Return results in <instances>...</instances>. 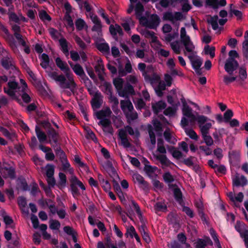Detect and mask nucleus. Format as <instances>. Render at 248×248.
I'll return each instance as SVG.
<instances>
[{"label": "nucleus", "mask_w": 248, "mask_h": 248, "mask_svg": "<svg viewBox=\"0 0 248 248\" xmlns=\"http://www.w3.org/2000/svg\"><path fill=\"white\" fill-rule=\"evenodd\" d=\"M55 62L57 66L64 72L65 75L58 74L56 72H50L47 74L48 77L57 82L62 89H69L73 93H74L77 90V85L68 65L59 57L56 59Z\"/></svg>", "instance_id": "obj_1"}, {"label": "nucleus", "mask_w": 248, "mask_h": 248, "mask_svg": "<svg viewBox=\"0 0 248 248\" xmlns=\"http://www.w3.org/2000/svg\"><path fill=\"white\" fill-rule=\"evenodd\" d=\"M181 42L185 46L184 54L186 55V52L193 53L195 50V46L191 40V39L186 34V29L183 27L180 30Z\"/></svg>", "instance_id": "obj_2"}, {"label": "nucleus", "mask_w": 248, "mask_h": 248, "mask_svg": "<svg viewBox=\"0 0 248 248\" xmlns=\"http://www.w3.org/2000/svg\"><path fill=\"white\" fill-rule=\"evenodd\" d=\"M160 23L159 17L156 14L150 15L148 18L146 17L140 18V24L150 29H156Z\"/></svg>", "instance_id": "obj_3"}, {"label": "nucleus", "mask_w": 248, "mask_h": 248, "mask_svg": "<svg viewBox=\"0 0 248 248\" xmlns=\"http://www.w3.org/2000/svg\"><path fill=\"white\" fill-rule=\"evenodd\" d=\"M21 86L14 81H10L8 83V87L4 88V92L9 96L16 98L18 93L21 92Z\"/></svg>", "instance_id": "obj_4"}, {"label": "nucleus", "mask_w": 248, "mask_h": 248, "mask_svg": "<svg viewBox=\"0 0 248 248\" xmlns=\"http://www.w3.org/2000/svg\"><path fill=\"white\" fill-rule=\"evenodd\" d=\"M207 120V117L203 115L197 116V121L199 124L202 135L209 134V130L212 126V124L211 123H205Z\"/></svg>", "instance_id": "obj_5"}, {"label": "nucleus", "mask_w": 248, "mask_h": 248, "mask_svg": "<svg viewBox=\"0 0 248 248\" xmlns=\"http://www.w3.org/2000/svg\"><path fill=\"white\" fill-rule=\"evenodd\" d=\"M183 18V16L180 12H176L174 13L170 12H166L163 13L162 19L163 20H168L170 21L172 24H175L179 28V23L176 22L181 20Z\"/></svg>", "instance_id": "obj_6"}, {"label": "nucleus", "mask_w": 248, "mask_h": 248, "mask_svg": "<svg viewBox=\"0 0 248 248\" xmlns=\"http://www.w3.org/2000/svg\"><path fill=\"white\" fill-rule=\"evenodd\" d=\"M238 63L234 59L228 58L225 64L224 69L229 75H231L233 72L238 68Z\"/></svg>", "instance_id": "obj_7"}, {"label": "nucleus", "mask_w": 248, "mask_h": 248, "mask_svg": "<svg viewBox=\"0 0 248 248\" xmlns=\"http://www.w3.org/2000/svg\"><path fill=\"white\" fill-rule=\"evenodd\" d=\"M20 83L22 84L21 92L17 95L21 96L23 101L26 103H29L31 101V98L28 93V90L27 85L25 81L22 79H20Z\"/></svg>", "instance_id": "obj_8"}, {"label": "nucleus", "mask_w": 248, "mask_h": 248, "mask_svg": "<svg viewBox=\"0 0 248 248\" xmlns=\"http://www.w3.org/2000/svg\"><path fill=\"white\" fill-rule=\"evenodd\" d=\"M107 93L109 94L108 100L110 103L111 104V107L113 111H115L118 109L119 104L118 99L116 97L113 95L111 92V86L110 85H107Z\"/></svg>", "instance_id": "obj_9"}, {"label": "nucleus", "mask_w": 248, "mask_h": 248, "mask_svg": "<svg viewBox=\"0 0 248 248\" xmlns=\"http://www.w3.org/2000/svg\"><path fill=\"white\" fill-rule=\"evenodd\" d=\"M102 96L101 93L96 92L91 100L92 106L93 109L99 108L102 103Z\"/></svg>", "instance_id": "obj_10"}, {"label": "nucleus", "mask_w": 248, "mask_h": 248, "mask_svg": "<svg viewBox=\"0 0 248 248\" xmlns=\"http://www.w3.org/2000/svg\"><path fill=\"white\" fill-rule=\"evenodd\" d=\"M1 173L4 178L13 179L16 177L15 170L13 167L2 168L0 170Z\"/></svg>", "instance_id": "obj_11"}, {"label": "nucleus", "mask_w": 248, "mask_h": 248, "mask_svg": "<svg viewBox=\"0 0 248 248\" xmlns=\"http://www.w3.org/2000/svg\"><path fill=\"white\" fill-rule=\"evenodd\" d=\"M165 140L169 143L175 144L177 141L175 135L173 131L169 128H167L163 133Z\"/></svg>", "instance_id": "obj_12"}, {"label": "nucleus", "mask_w": 248, "mask_h": 248, "mask_svg": "<svg viewBox=\"0 0 248 248\" xmlns=\"http://www.w3.org/2000/svg\"><path fill=\"white\" fill-rule=\"evenodd\" d=\"M153 155L155 158L161 163L163 169L169 166L170 164V161L165 154H154Z\"/></svg>", "instance_id": "obj_13"}, {"label": "nucleus", "mask_w": 248, "mask_h": 248, "mask_svg": "<svg viewBox=\"0 0 248 248\" xmlns=\"http://www.w3.org/2000/svg\"><path fill=\"white\" fill-rule=\"evenodd\" d=\"M94 68L99 79L102 81L104 80L105 76L104 67L101 59L97 60V64L95 65Z\"/></svg>", "instance_id": "obj_14"}, {"label": "nucleus", "mask_w": 248, "mask_h": 248, "mask_svg": "<svg viewBox=\"0 0 248 248\" xmlns=\"http://www.w3.org/2000/svg\"><path fill=\"white\" fill-rule=\"evenodd\" d=\"M132 178L134 183H138L142 188L148 189V184L140 175L137 173H134Z\"/></svg>", "instance_id": "obj_15"}, {"label": "nucleus", "mask_w": 248, "mask_h": 248, "mask_svg": "<svg viewBox=\"0 0 248 248\" xmlns=\"http://www.w3.org/2000/svg\"><path fill=\"white\" fill-rule=\"evenodd\" d=\"M120 106L124 113L130 111V110H134L133 106L131 101L128 98L125 100H121Z\"/></svg>", "instance_id": "obj_16"}, {"label": "nucleus", "mask_w": 248, "mask_h": 248, "mask_svg": "<svg viewBox=\"0 0 248 248\" xmlns=\"http://www.w3.org/2000/svg\"><path fill=\"white\" fill-rule=\"evenodd\" d=\"M134 93V90L133 86L131 84H127L122 91L119 92V95L121 97H128L129 94H132Z\"/></svg>", "instance_id": "obj_17"}, {"label": "nucleus", "mask_w": 248, "mask_h": 248, "mask_svg": "<svg viewBox=\"0 0 248 248\" xmlns=\"http://www.w3.org/2000/svg\"><path fill=\"white\" fill-rule=\"evenodd\" d=\"M182 112L183 115L189 118L191 122H193L195 120L197 121V117L194 115L192 112V109L188 106L183 107Z\"/></svg>", "instance_id": "obj_18"}, {"label": "nucleus", "mask_w": 248, "mask_h": 248, "mask_svg": "<svg viewBox=\"0 0 248 248\" xmlns=\"http://www.w3.org/2000/svg\"><path fill=\"white\" fill-rule=\"evenodd\" d=\"M1 63L3 67L6 69L15 68V63L11 57L6 56L3 57L1 61Z\"/></svg>", "instance_id": "obj_19"}, {"label": "nucleus", "mask_w": 248, "mask_h": 248, "mask_svg": "<svg viewBox=\"0 0 248 248\" xmlns=\"http://www.w3.org/2000/svg\"><path fill=\"white\" fill-rule=\"evenodd\" d=\"M133 70L131 64L129 61H128L124 66V69L123 68H119L118 73L120 77H124L126 75L127 73H132Z\"/></svg>", "instance_id": "obj_20"}, {"label": "nucleus", "mask_w": 248, "mask_h": 248, "mask_svg": "<svg viewBox=\"0 0 248 248\" xmlns=\"http://www.w3.org/2000/svg\"><path fill=\"white\" fill-rule=\"evenodd\" d=\"M143 34L145 38L151 39L152 43L160 45L159 41L158 40V38L155 36V33L154 31L145 30L143 32Z\"/></svg>", "instance_id": "obj_21"}, {"label": "nucleus", "mask_w": 248, "mask_h": 248, "mask_svg": "<svg viewBox=\"0 0 248 248\" xmlns=\"http://www.w3.org/2000/svg\"><path fill=\"white\" fill-rule=\"evenodd\" d=\"M111 114V111L108 108L97 111L96 113V116L98 119H105L106 118L109 117Z\"/></svg>", "instance_id": "obj_22"}, {"label": "nucleus", "mask_w": 248, "mask_h": 248, "mask_svg": "<svg viewBox=\"0 0 248 248\" xmlns=\"http://www.w3.org/2000/svg\"><path fill=\"white\" fill-rule=\"evenodd\" d=\"M109 30L111 34L114 37L116 36L117 34H119L120 35H122L123 34L122 29L120 26L118 24H115L114 25H111L109 26Z\"/></svg>", "instance_id": "obj_23"}, {"label": "nucleus", "mask_w": 248, "mask_h": 248, "mask_svg": "<svg viewBox=\"0 0 248 248\" xmlns=\"http://www.w3.org/2000/svg\"><path fill=\"white\" fill-rule=\"evenodd\" d=\"M59 42L60 45L61 46V48L62 51L66 56H68L69 55V49L68 48V42L66 41V40L64 38L62 37L59 39Z\"/></svg>", "instance_id": "obj_24"}, {"label": "nucleus", "mask_w": 248, "mask_h": 248, "mask_svg": "<svg viewBox=\"0 0 248 248\" xmlns=\"http://www.w3.org/2000/svg\"><path fill=\"white\" fill-rule=\"evenodd\" d=\"M138 69L142 72V75L145 78H149V75L147 72L148 71H153V67L152 66H149L146 69V64L144 63H139L138 64Z\"/></svg>", "instance_id": "obj_25"}, {"label": "nucleus", "mask_w": 248, "mask_h": 248, "mask_svg": "<svg viewBox=\"0 0 248 248\" xmlns=\"http://www.w3.org/2000/svg\"><path fill=\"white\" fill-rule=\"evenodd\" d=\"M152 107L154 112L155 114H157L160 111L165 108L166 104L164 102L160 101L156 103L152 104Z\"/></svg>", "instance_id": "obj_26"}, {"label": "nucleus", "mask_w": 248, "mask_h": 248, "mask_svg": "<svg viewBox=\"0 0 248 248\" xmlns=\"http://www.w3.org/2000/svg\"><path fill=\"white\" fill-rule=\"evenodd\" d=\"M135 11L136 17L139 19V21L140 22V18L144 17V16H142L144 12V7L142 4L140 2H137L136 5Z\"/></svg>", "instance_id": "obj_27"}, {"label": "nucleus", "mask_w": 248, "mask_h": 248, "mask_svg": "<svg viewBox=\"0 0 248 248\" xmlns=\"http://www.w3.org/2000/svg\"><path fill=\"white\" fill-rule=\"evenodd\" d=\"M35 132L40 142H43L46 140V135L38 126L35 127Z\"/></svg>", "instance_id": "obj_28"}, {"label": "nucleus", "mask_w": 248, "mask_h": 248, "mask_svg": "<svg viewBox=\"0 0 248 248\" xmlns=\"http://www.w3.org/2000/svg\"><path fill=\"white\" fill-rule=\"evenodd\" d=\"M213 243L209 238L199 239L196 243V248H204L207 245H212Z\"/></svg>", "instance_id": "obj_29"}, {"label": "nucleus", "mask_w": 248, "mask_h": 248, "mask_svg": "<svg viewBox=\"0 0 248 248\" xmlns=\"http://www.w3.org/2000/svg\"><path fill=\"white\" fill-rule=\"evenodd\" d=\"M124 114L127 119V123L129 124H130L132 121L137 119L138 118V113L134 110H130V111L126 112Z\"/></svg>", "instance_id": "obj_30"}, {"label": "nucleus", "mask_w": 248, "mask_h": 248, "mask_svg": "<svg viewBox=\"0 0 248 248\" xmlns=\"http://www.w3.org/2000/svg\"><path fill=\"white\" fill-rule=\"evenodd\" d=\"M47 135L49 139V142L51 143V141L54 143H57L58 141V134L56 131L52 128L47 131Z\"/></svg>", "instance_id": "obj_31"}, {"label": "nucleus", "mask_w": 248, "mask_h": 248, "mask_svg": "<svg viewBox=\"0 0 248 248\" xmlns=\"http://www.w3.org/2000/svg\"><path fill=\"white\" fill-rule=\"evenodd\" d=\"M188 58L191 61L193 67L195 69L198 70L202 64V61L200 59L196 58L191 55L188 56Z\"/></svg>", "instance_id": "obj_32"}, {"label": "nucleus", "mask_w": 248, "mask_h": 248, "mask_svg": "<svg viewBox=\"0 0 248 248\" xmlns=\"http://www.w3.org/2000/svg\"><path fill=\"white\" fill-rule=\"evenodd\" d=\"M125 80L127 84L134 86L136 85L139 82L138 77L135 74L127 76Z\"/></svg>", "instance_id": "obj_33"}, {"label": "nucleus", "mask_w": 248, "mask_h": 248, "mask_svg": "<svg viewBox=\"0 0 248 248\" xmlns=\"http://www.w3.org/2000/svg\"><path fill=\"white\" fill-rule=\"evenodd\" d=\"M156 151L160 153V154H166L167 153L166 149L164 146V141L161 138L157 140Z\"/></svg>", "instance_id": "obj_34"}, {"label": "nucleus", "mask_w": 248, "mask_h": 248, "mask_svg": "<svg viewBox=\"0 0 248 248\" xmlns=\"http://www.w3.org/2000/svg\"><path fill=\"white\" fill-rule=\"evenodd\" d=\"M71 67L75 73L78 76H80L82 75H84L85 73L82 66L79 64H76L73 65L72 63H70Z\"/></svg>", "instance_id": "obj_35"}, {"label": "nucleus", "mask_w": 248, "mask_h": 248, "mask_svg": "<svg viewBox=\"0 0 248 248\" xmlns=\"http://www.w3.org/2000/svg\"><path fill=\"white\" fill-rule=\"evenodd\" d=\"M148 131L150 137V142L153 145V147L154 148L156 143V139L154 132L153 127L152 125L148 126Z\"/></svg>", "instance_id": "obj_36"}, {"label": "nucleus", "mask_w": 248, "mask_h": 248, "mask_svg": "<svg viewBox=\"0 0 248 248\" xmlns=\"http://www.w3.org/2000/svg\"><path fill=\"white\" fill-rule=\"evenodd\" d=\"M246 183L247 180L244 176L239 177V176H236L233 180V185L237 186H244L246 185Z\"/></svg>", "instance_id": "obj_37"}, {"label": "nucleus", "mask_w": 248, "mask_h": 248, "mask_svg": "<svg viewBox=\"0 0 248 248\" xmlns=\"http://www.w3.org/2000/svg\"><path fill=\"white\" fill-rule=\"evenodd\" d=\"M113 84L119 94V92L122 91L123 89L124 84L123 79L121 78H116L113 79Z\"/></svg>", "instance_id": "obj_38"}, {"label": "nucleus", "mask_w": 248, "mask_h": 248, "mask_svg": "<svg viewBox=\"0 0 248 248\" xmlns=\"http://www.w3.org/2000/svg\"><path fill=\"white\" fill-rule=\"evenodd\" d=\"M70 183H73V186L76 185L77 186H78L82 190H84L85 187L83 183L80 181L76 176L72 175L70 179Z\"/></svg>", "instance_id": "obj_39"}, {"label": "nucleus", "mask_w": 248, "mask_h": 248, "mask_svg": "<svg viewBox=\"0 0 248 248\" xmlns=\"http://www.w3.org/2000/svg\"><path fill=\"white\" fill-rule=\"evenodd\" d=\"M97 49L102 53L108 54L109 52V47L106 43H102L97 44Z\"/></svg>", "instance_id": "obj_40"}, {"label": "nucleus", "mask_w": 248, "mask_h": 248, "mask_svg": "<svg viewBox=\"0 0 248 248\" xmlns=\"http://www.w3.org/2000/svg\"><path fill=\"white\" fill-rule=\"evenodd\" d=\"M168 150L171 154L173 157L176 159H179L182 157V153L174 147H169Z\"/></svg>", "instance_id": "obj_41"}, {"label": "nucleus", "mask_w": 248, "mask_h": 248, "mask_svg": "<svg viewBox=\"0 0 248 248\" xmlns=\"http://www.w3.org/2000/svg\"><path fill=\"white\" fill-rule=\"evenodd\" d=\"M207 21L211 25L212 28L214 30H216L218 28V16H210L208 18Z\"/></svg>", "instance_id": "obj_42"}, {"label": "nucleus", "mask_w": 248, "mask_h": 248, "mask_svg": "<svg viewBox=\"0 0 248 248\" xmlns=\"http://www.w3.org/2000/svg\"><path fill=\"white\" fill-rule=\"evenodd\" d=\"M152 123L155 131L158 133V135H161L162 132V124L160 122L156 119L153 120Z\"/></svg>", "instance_id": "obj_43"}, {"label": "nucleus", "mask_w": 248, "mask_h": 248, "mask_svg": "<svg viewBox=\"0 0 248 248\" xmlns=\"http://www.w3.org/2000/svg\"><path fill=\"white\" fill-rule=\"evenodd\" d=\"M18 204L23 212L28 214V210H24V208H25L27 205V202L26 199L24 197H20L18 198Z\"/></svg>", "instance_id": "obj_44"}, {"label": "nucleus", "mask_w": 248, "mask_h": 248, "mask_svg": "<svg viewBox=\"0 0 248 248\" xmlns=\"http://www.w3.org/2000/svg\"><path fill=\"white\" fill-rule=\"evenodd\" d=\"M55 150L57 156L60 158L61 162L64 161L67 159L65 153L60 147H57Z\"/></svg>", "instance_id": "obj_45"}, {"label": "nucleus", "mask_w": 248, "mask_h": 248, "mask_svg": "<svg viewBox=\"0 0 248 248\" xmlns=\"http://www.w3.org/2000/svg\"><path fill=\"white\" fill-rule=\"evenodd\" d=\"M170 46L173 51L177 54L181 53V46L179 41H176L170 43Z\"/></svg>", "instance_id": "obj_46"}, {"label": "nucleus", "mask_w": 248, "mask_h": 248, "mask_svg": "<svg viewBox=\"0 0 248 248\" xmlns=\"http://www.w3.org/2000/svg\"><path fill=\"white\" fill-rule=\"evenodd\" d=\"M42 62H41V66L44 68H46L49 64V57L47 55L43 53L41 56Z\"/></svg>", "instance_id": "obj_47"}, {"label": "nucleus", "mask_w": 248, "mask_h": 248, "mask_svg": "<svg viewBox=\"0 0 248 248\" xmlns=\"http://www.w3.org/2000/svg\"><path fill=\"white\" fill-rule=\"evenodd\" d=\"M0 130L2 134L9 139L13 140L16 138V135L14 133H10L6 129L3 127L0 128Z\"/></svg>", "instance_id": "obj_48"}, {"label": "nucleus", "mask_w": 248, "mask_h": 248, "mask_svg": "<svg viewBox=\"0 0 248 248\" xmlns=\"http://www.w3.org/2000/svg\"><path fill=\"white\" fill-rule=\"evenodd\" d=\"M185 132L187 136L191 139L197 140L198 139V136L196 133L192 129L185 128Z\"/></svg>", "instance_id": "obj_49"}, {"label": "nucleus", "mask_w": 248, "mask_h": 248, "mask_svg": "<svg viewBox=\"0 0 248 248\" xmlns=\"http://www.w3.org/2000/svg\"><path fill=\"white\" fill-rule=\"evenodd\" d=\"M205 54L206 55L209 54L210 57L213 58L215 57V48L214 46H210L207 45L204 47V48Z\"/></svg>", "instance_id": "obj_50"}, {"label": "nucleus", "mask_w": 248, "mask_h": 248, "mask_svg": "<svg viewBox=\"0 0 248 248\" xmlns=\"http://www.w3.org/2000/svg\"><path fill=\"white\" fill-rule=\"evenodd\" d=\"M62 164L63 170L66 172H69L70 174H73L74 170L73 169L70 168V164L67 162V159L64 161L61 162Z\"/></svg>", "instance_id": "obj_51"}, {"label": "nucleus", "mask_w": 248, "mask_h": 248, "mask_svg": "<svg viewBox=\"0 0 248 248\" xmlns=\"http://www.w3.org/2000/svg\"><path fill=\"white\" fill-rule=\"evenodd\" d=\"M12 29L14 31V34L16 39H20L21 37L20 27L16 24H14L12 26Z\"/></svg>", "instance_id": "obj_52"}, {"label": "nucleus", "mask_w": 248, "mask_h": 248, "mask_svg": "<svg viewBox=\"0 0 248 248\" xmlns=\"http://www.w3.org/2000/svg\"><path fill=\"white\" fill-rule=\"evenodd\" d=\"M123 23H122V27L124 28V30L127 32L130 31V28L129 26V23H132V21L131 18L127 17L125 19H123Z\"/></svg>", "instance_id": "obj_53"}, {"label": "nucleus", "mask_w": 248, "mask_h": 248, "mask_svg": "<svg viewBox=\"0 0 248 248\" xmlns=\"http://www.w3.org/2000/svg\"><path fill=\"white\" fill-rule=\"evenodd\" d=\"M39 16L40 18L43 21L46 20L50 21L51 20V17L44 10H41L39 12Z\"/></svg>", "instance_id": "obj_54"}, {"label": "nucleus", "mask_w": 248, "mask_h": 248, "mask_svg": "<svg viewBox=\"0 0 248 248\" xmlns=\"http://www.w3.org/2000/svg\"><path fill=\"white\" fill-rule=\"evenodd\" d=\"M75 25L77 30L80 31L86 26L85 22L81 18L78 19L75 22Z\"/></svg>", "instance_id": "obj_55"}, {"label": "nucleus", "mask_w": 248, "mask_h": 248, "mask_svg": "<svg viewBox=\"0 0 248 248\" xmlns=\"http://www.w3.org/2000/svg\"><path fill=\"white\" fill-rule=\"evenodd\" d=\"M86 137L87 139L92 140L95 143L98 142L97 138L96 137L94 133L90 129H86Z\"/></svg>", "instance_id": "obj_56"}, {"label": "nucleus", "mask_w": 248, "mask_h": 248, "mask_svg": "<svg viewBox=\"0 0 248 248\" xmlns=\"http://www.w3.org/2000/svg\"><path fill=\"white\" fill-rule=\"evenodd\" d=\"M64 20L66 21L67 27L71 28L72 31H73L74 29V23L70 15L68 14H65Z\"/></svg>", "instance_id": "obj_57"}, {"label": "nucleus", "mask_w": 248, "mask_h": 248, "mask_svg": "<svg viewBox=\"0 0 248 248\" xmlns=\"http://www.w3.org/2000/svg\"><path fill=\"white\" fill-rule=\"evenodd\" d=\"M173 193L176 200L180 203L182 201V194L180 189L177 187L174 188Z\"/></svg>", "instance_id": "obj_58"}, {"label": "nucleus", "mask_w": 248, "mask_h": 248, "mask_svg": "<svg viewBox=\"0 0 248 248\" xmlns=\"http://www.w3.org/2000/svg\"><path fill=\"white\" fill-rule=\"evenodd\" d=\"M203 140L207 146H211L214 143V141L209 134L202 135Z\"/></svg>", "instance_id": "obj_59"}, {"label": "nucleus", "mask_w": 248, "mask_h": 248, "mask_svg": "<svg viewBox=\"0 0 248 248\" xmlns=\"http://www.w3.org/2000/svg\"><path fill=\"white\" fill-rule=\"evenodd\" d=\"M178 29L177 30V31L176 32H174L173 33L167 34L164 36V40L166 42H170L172 40L174 39L175 38L177 37L178 36V33L177 32Z\"/></svg>", "instance_id": "obj_60"}, {"label": "nucleus", "mask_w": 248, "mask_h": 248, "mask_svg": "<svg viewBox=\"0 0 248 248\" xmlns=\"http://www.w3.org/2000/svg\"><path fill=\"white\" fill-rule=\"evenodd\" d=\"M163 178L164 181L168 183H171L174 180L173 176L169 172H165L163 175Z\"/></svg>", "instance_id": "obj_61"}, {"label": "nucleus", "mask_w": 248, "mask_h": 248, "mask_svg": "<svg viewBox=\"0 0 248 248\" xmlns=\"http://www.w3.org/2000/svg\"><path fill=\"white\" fill-rule=\"evenodd\" d=\"M59 176L60 179L59 185L61 187L64 186L66 183V175L62 172H60L59 174Z\"/></svg>", "instance_id": "obj_62"}, {"label": "nucleus", "mask_w": 248, "mask_h": 248, "mask_svg": "<svg viewBox=\"0 0 248 248\" xmlns=\"http://www.w3.org/2000/svg\"><path fill=\"white\" fill-rule=\"evenodd\" d=\"M137 232H136L135 229L133 226H130L129 227L127 228L126 232L125 235L127 236H130L131 238H133L135 234H136Z\"/></svg>", "instance_id": "obj_63"}, {"label": "nucleus", "mask_w": 248, "mask_h": 248, "mask_svg": "<svg viewBox=\"0 0 248 248\" xmlns=\"http://www.w3.org/2000/svg\"><path fill=\"white\" fill-rule=\"evenodd\" d=\"M49 32L54 39H57L59 38L61 34L56 29L51 28L48 29Z\"/></svg>", "instance_id": "obj_64"}]
</instances>
